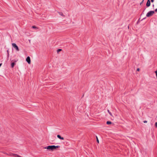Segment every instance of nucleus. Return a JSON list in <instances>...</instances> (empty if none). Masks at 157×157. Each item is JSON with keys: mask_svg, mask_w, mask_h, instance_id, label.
Segmentation results:
<instances>
[{"mask_svg": "<svg viewBox=\"0 0 157 157\" xmlns=\"http://www.w3.org/2000/svg\"><path fill=\"white\" fill-rule=\"evenodd\" d=\"M155 12L153 11H150L148 12L146 14L147 17H148L152 16L153 15Z\"/></svg>", "mask_w": 157, "mask_h": 157, "instance_id": "obj_2", "label": "nucleus"}, {"mask_svg": "<svg viewBox=\"0 0 157 157\" xmlns=\"http://www.w3.org/2000/svg\"><path fill=\"white\" fill-rule=\"evenodd\" d=\"M7 52H8V56H9V51L8 50H7Z\"/></svg>", "mask_w": 157, "mask_h": 157, "instance_id": "obj_20", "label": "nucleus"}, {"mask_svg": "<svg viewBox=\"0 0 157 157\" xmlns=\"http://www.w3.org/2000/svg\"><path fill=\"white\" fill-rule=\"evenodd\" d=\"M140 70V69L139 68H137V71H139Z\"/></svg>", "mask_w": 157, "mask_h": 157, "instance_id": "obj_19", "label": "nucleus"}, {"mask_svg": "<svg viewBox=\"0 0 157 157\" xmlns=\"http://www.w3.org/2000/svg\"><path fill=\"white\" fill-rule=\"evenodd\" d=\"M144 1V0H143L142 1V2L140 3V5H141L142 4V3H143V2Z\"/></svg>", "mask_w": 157, "mask_h": 157, "instance_id": "obj_17", "label": "nucleus"}, {"mask_svg": "<svg viewBox=\"0 0 157 157\" xmlns=\"http://www.w3.org/2000/svg\"><path fill=\"white\" fill-rule=\"evenodd\" d=\"M107 111H108V113H109L110 112L109 111V110H107Z\"/></svg>", "mask_w": 157, "mask_h": 157, "instance_id": "obj_23", "label": "nucleus"}, {"mask_svg": "<svg viewBox=\"0 0 157 157\" xmlns=\"http://www.w3.org/2000/svg\"><path fill=\"white\" fill-rule=\"evenodd\" d=\"M62 50V49H58L57 51V53H59V52H60Z\"/></svg>", "mask_w": 157, "mask_h": 157, "instance_id": "obj_11", "label": "nucleus"}, {"mask_svg": "<svg viewBox=\"0 0 157 157\" xmlns=\"http://www.w3.org/2000/svg\"><path fill=\"white\" fill-rule=\"evenodd\" d=\"M60 147L59 146H55L51 145L48 146L47 147H44V149H47L49 151H53L54 150H56L57 148H59Z\"/></svg>", "mask_w": 157, "mask_h": 157, "instance_id": "obj_1", "label": "nucleus"}, {"mask_svg": "<svg viewBox=\"0 0 157 157\" xmlns=\"http://www.w3.org/2000/svg\"><path fill=\"white\" fill-rule=\"evenodd\" d=\"M58 13L60 15L62 16L63 17L65 16L64 15H63V13L62 12H58Z\"/></svg>", "mask_w": 157, "mask_h": 157, "instance_id": "obj_8", "label": "nucleus"}, {"mask_svg": "<svg viewBox=\"0 0 157 157\" xmlns=\"http://www.w3.org/2000/svg\"><path fill=\"white\" fill-rule=\"evenodd\" d=\"M5 154L7 155H10L11 156H13L15 157H22L18 155H17V154H13V153H10L9 154H8L6 153H5Z\"/></svg>", "mask_w": 157, "mask_h": 157, "instance_id": "obj_3", "label": "nucleus"}, {"mask_svg": "<svg viewBox=\"0 0 157 157\" xmlns=\"http://www.w3.org/2000/svg\"><path fill=\"white\" fill-rule=\"evenodd\" d=\"M12 46L16 49L17 51H19V49L18 46L15 43H12Z\"/></svg>", "mask_w": 157, "mask_h": 157, "instance_id": "obj_4", "label": "nucleus"}, {"mask_svg": "<svg viewBox=\"0 0 157 157\" xmlns=\"http://www.w3.org/2000/svg\"><path fill=\"white\" fill-rule=\"evenodd\" d=\"M15 65V63H12L11 64V67H13Z\"/></svg>", "mask_w": 157, "mask_h": 157, "instance_id": "obj_9", "label": "nucleus"}, {"mask_svg": "<svg viewBox=\"0 0 157 157\" xmlns=\"http://www.w3.org/2000/svg\"><path fill=\"white\" fill-rule=\"evenodd\" d=\"M143 122H144V123H147V121H143Z\"/></svg>", "mask_w": 157, "mask_h": 157, "instance_id": "obj_18", "label": "nucleus"}, {"mask_svg": "<svg viewBox=\"0 0 157 157\" xmlns=\"http://www.w3.org/2000/svg\"><path fill=\"white\" fill-rule=\"evenodd\" d=\"M154 0H151V1L152 2H154Z\"/></svg>", "mask_w": 157, "mask_h": 157, "instance_id": "obj_21", "label": "nucleus"}, {"mask_svg": "<svg viewBox=\"0 0 157 157\" xmlns=\"http://www.w3.org/2000/svg\"><path fill=\"white\" fill-rule=\"evenodd\" d=\"M96 138H97V142H98V143H99V140H98L97 136H96Z\"/></svg>", "mask_w": 157, "mask_h": 157, "instance_id": "obj_14", "label": "nucleus"}, {"mask_svg": "<svg viewBox=\"0 0 157 157\" xmlns=\"http://www.w3.org/2000/svg\"><path fill=\"white\" fill-rule=\"evenodd\" d=\"M26 60L27 62V63H28V64H30L31 60H30V57H29V56H28L27 57V58H26Z\"/></svg>", "mask_w": 157, "mask_h": 157, "instance_id": "obj_5", "label": "nucleus"}, {"mask_svg": "<svg viewBox=\"0 0 157 157\" xmlns=\"http://www.w3.org/2000/svg\"><path fill=\"white\" fill-rule=\"evenodd\" d=\"M155 11L156 12H157V9H155Z\"/></svg>", "mask_w": 157, "mask_h": 157, "instance_id": "obj_22", "label": "nucleus"}, {"mask_svg": "<svg viewBox=\"0 0 157 157\" xmlns=\"http://www.w3.org/2000/svg\"><path fill=\"white\" fill-rule=\"evenodd\" d=\"M109 114H110V115L111 116H113V115H112V114L110 112L109 113Z\"/></svg>", "mask_w": 157, "mask_h": 157, "instance_id": "obj_16", "label": "nucleus"}, {"mask_svg": "<svg viewBox=\"0 0 157 157\" xmlns=\"http://www.w3.org/2000/svg\"><path fill=\"white\" fill-rule=\"evenodd\" d=\"M32 27L33 28V29H38V28L36 27V26H33Z\"/></svg>", "mask_w": 157, "mask_h": 157, "instance_id": "obj_12", "label": "nucleus"}, {"mask_svg": "<svg viewBox=\"0 0 157 157\" xmlns=\"http://www.w3.org/2000/svg\"><path fill=\"white\" fill-rule=\"evenodd\" d=\"M112 123V122L110 121H107L106 122V124H109Z\"/></svg>", "mask_w": 157, "mask_h": 157, "instance_id": "obj_10", "label": "nucleus"}, {"mask_svg": "<svg viewBox=\"0 0 157 157\" xmlns=\"http://www.w3.org/2000/svg\"><path fill=\"white\" fill-rule=\"evenodd\" d=\"M57 137L59 139H61L62 140H64V138L63 137H61L60 135H57Z\"/></svg>", "mask_w": 157, "mask_h": 157, "instance_id": "obj_7", "label": "nucleus"}, {"mask_svg": "<svg viewBox=\"0 0 157 157\" xmlns=\"http://www.w3.org/2000/svg\"><path fill=\"white\" fill-rule=\"evenodd\" d=\"M155 127L157 128V122H155Z\"/></svg>", "mask_w": 157, "mask_h": 157, "instance_id": "obj_15", "label": "nucleus"}, {"mask_svg": "<svg viewBox=\"0 0 157 157\" xmlns=\"http://www.w3.org/2000/svg\"><path fill=\"white\" fill-rule=\"evenodd\" d=\"M151 5V2L150 0H147V3L146 4V6L147 7H149Z\"/></svg>", "mask_w": 157, "mask_h": 157, "instance_id": "obj_6", "label": "nucleus"}, {"mask_svg": "<svg viewBox=\"0 0 157 157\" xmlns=\"http://www.w3.org/2000/svg\"><path fill=\"white\" fill-rule=\"evenodd\" d=\"M1 65H2V63H0V67H1Z\"/></svg>", "mask_w": 157, "mask_h": 157, "instance_id": "obj_24", "label": "nucleus"}, {"mask_svg": "<svg viewBox=\"0 0 157 157\" xmlns=\"http://www.w3.org/2000/svg\"><path fill=\"white\" fill-rule=\"evenodd\" d=\"M155 73L156 74V78H157V70L155 71Z\"/></svg>", "mask_w": 157, "mask_h": 157, "instance_id": "obj_13", "label": "nucleus"}]
</instances>
